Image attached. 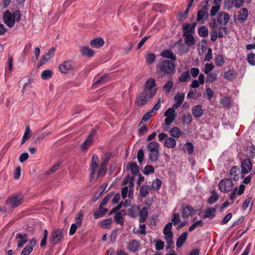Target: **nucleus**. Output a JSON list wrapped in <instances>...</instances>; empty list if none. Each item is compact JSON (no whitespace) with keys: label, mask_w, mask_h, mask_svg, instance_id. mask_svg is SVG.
Wrapping results in <instances>:
<instances>
[{"label":"nucleus","mask_w":255,"mask_h":255,"mask_svg":"<svg viewBox=\"0 0 255 255\" xmlns=\"http://www.w3.org/2000/svg\"><path fill=\"white\" fill-rule=\"evenodd\" d=\"M204 95L208 100H211L213 96L212 90L210 88H207L205 91Z\"/></svg>","instance_id":"obj_58"},{"label":"nucleus","mask_w":255,"mask_h":255,"mask_svg":"<svg viewBox=\"0 0 255 255\" xmlns=\"http://www.w3.org/2000/svg\"><path fill=\"white\" fill-rule=\"evenodd\" d=\"M176 109L173 108V107L172 106V108H169L167 110H166L164 112V116L167 117H174L175 118V110Z\"/></svg>","instance_id":"obj_47"},{"label":"nucleus","mask_w":255,"mask_h":255,"mask_svg":"<svg viewBox=\"0 0 255 255\" xmlns=\"http://www.w3.org/2000/svg\"><path fill=\"white\" fill-rule=\"evenodd\" d=\"M204 110L200 105L194 106L192 110V113L194 117L196 118H199L202 116Z\"/></svg>","instance_id":"obj_15"},{"label":"nucleus","mask_w":255,"mask_h":255,"mask_svg":"<svg viewBox=\"0 0 255 255\" xmlns=\"http://www.w3.org/2000/svg\"><path fill=\"white\" fill-rule=\"evenodd\" d=\"M148 159L152 162H156L158 158L159 157V151H148Z\"/></svg>","instance_id":"obj_31"},{"label":"nucleus","mask_w":255,"mask_h":255,"mask_svg":"<svg viewBox=\"0 0 255 255\" xmlns=\"http://www.w3.org/2000/svg\"><path fill=\"white\" fill-rule=\"evenodd\" d=\"M176 141L175 138L167 137L164 141V145L168 148H173L176 146Z\"/></svg>","instance_id":"obj_22"},{"label":"nucleus","mask_w":255,"mask_h":255,"mask_svg":"<svg viewBox=\"0 0 255 255\" xmlns=\"http://www.w3.org/2000/svg\"><path fill=\"white\" fill-rule=\"evenodd\" d=\"M249 15L248 10L246 8H242L239 12L238 19L241 22H244Z\"/></svg>","instance_id":"obj_18"},{"label":"nucleus","mask_w":255,"mask_h":255,"mask_svg":"<svg viewBox=\"0 0 255 255\" xmlns=\"http://www.w3.org/2000/svg\"><path fill=\"white\" fill-rule=\"evenodd\" d=\"M64 233V230L63 229H54L49 239L50 243L55 245L59 242L63 237Z\"/></svg>","instance_id":"obj_5"},{"label":"nucleus","mask_w":255,"mask_h":255,"mask_svg":"<svg viewBox=\"0 0 255 255\" xmlns=\"http://www.w3.org/2000/svg\"><path fill=\"white\" fill-rule=\"evenodd\" d=\"M164 235V239L167 243V249H170L171 247L173 245V233L172 232L163 233Z\"/></svg>","instance_id":"obj_23"},{"label":"nucleus","mask_w":255,"mask_h":255,"mask_svg":"<svg viewBox=\"0 0 255 255\" xmlns=\"http://www.w3.org/2000/svg\"><path fill=\"white\" fill-rule=\"evenodd\" d=\"M150 187L148 185H142L140 187L139 194L142 198H145L148 194Z\"/></svg>","instance_id":"obj_36"},{"label":"nucleus","mask_w":255,"mask_h":255,"mask_svg":"<svg viewBox=\"0 0 255 255\" xmlns=\"http://www.w3.org/2000/svg\"><path fill=\"white\" fill-rule=\"evenodd\" d=\"M175 71V64L169 60H164L157 64V72L163 75H172Z\"/></svg>","instance_id":"obj_1"},{"label":"nucleus","mask_w":255,"mask_h":255,"mask_svg":"<svg viewBox=\"0 0 255 255\" xmlns=\"http://www.w3.org/2000/svg\"><path fill=\"white\" fill-rule=\"evenodd\" d=\"M160 55L163 58H169L172 61H175L176 59V55L170 50H166L162 51Z\"/></svg>","instance_id":"obj_26"},{"label":"nucleus","mask_w":255,"mask_h":255,"mask_svg":"<svg viewBox=\"0 0 255 255\" xmlns=\"http://www.w3.org/2000/svg\"><path fill=\"white\" fill-rule=\"evenodd\" d=\"M224 78L227 80H231L235 78V72L234 70H229L224 74Z\"/></svg>","instance_id":"obj_46"},{"label":"nucleus","mask_w":255,"mask_h":255,"mask_svg":"<svg viewBox=\"0 0 255 255\" xmlns=\"http://www.w3.org/2000/svg\"><path fill=\"white\" fill-rule=\"evenodd\" d=\"M21 13L19 10H16L11 13L6 10L3 14L2 17L4 23L9 27H12L15 21L19 22L21 20Z\"/></svg>","instance_id":"obj_2"},{"label":"nucleus","mask_w":255,"mask_h":255,"mask_svg":"<svg viewBox=\"0 0 255 255\" xmlns=\"http://www.w3.org/2000/svg\"><path fill=\"white\" fill-rule=\"evenodd\" d=\"M133 233L138 235H145L146 234V226L145 224L140 225L139 226V229L136 230L135 228L133 229Z\"/></svg>","instance_id":"obj_39"},{"label":"nucleus","mask_w":255,"mask_h":255,"mask_svg":"<svg viewBox=\"0 0 255 255\" xmlns=\"http://www.w3.org/2000/svg\"><path fill=\"white\" fill-rule=\"evenodd\" d=\"M192 33H183V37H184L185 42L188 46H192L195 44V40L192 35Z\"/></svg>","instance_id":"obj_25"},{"label":"nucleus","mask_w":255,"mask_h":255,"mask_svg":"<svg viewBox=\"0 0 255 255\" xmlns=\"http://www.w3.org/2000/svg\"><path fill=\"white\" fill-rule=\"evenodd\" d=\"M148 151H157L159 149V144L156 141H151L147 145Z\"/></svg>","instance_id":"obj_35"},{"label":"nucleus","mask_w":255,"mask_h":255,"mask_svg":"<svg viewBox=\"0 0 255 255\" xmlns=\"http://www.w3.org/2000/svg\"><path fill=\"white\" fill-rule=\"evenodd\" d=\"M215 61L216 64L219 66H222L224 63V58L221 55L217 56L215 58Z\"/></svg>","instance_id":"obj_62"},{"label":"nucleus","mask_w":255,"mask_h":255,"mask_svg":"<svg viewBox=\"0 0 255 255\" xmlns=\"http://www.w3.org/2000/svg\"><path fill=\"white\" fill-rule=\"evenodd\" d=\"M139 247V243L136 240H132L129 242L127 246L128 249L131 252H135L138 251Z\"/></svg>","instance_id":"obj_17"},{"label":"nucleus","mask_w":255,"mask_h":255,"mask_svg":"<svg viewBox=\"0 0 255 255\" xmlns=\"http://www.w3.org/2000/svg\"><path fill=\"white\" fill-rule=\"evenodd\" d=\"M208 2V0L204 2L203 3H205L206 6H204L201 9L198 10L196 19L197 21H203L204 20H206L208 18L209 15L207 12V10L209 9V7H207Z\"/></svg>","instance_id":"obj_7"},{"label":"nucleus","mask_w":255,"mask_h":255,"mask_svg":"<svg viewBox=\"0 0 255 255\" xmlns=\"http://www.w3.org/2000/svg\"><path fill=\"white\" fill-rule=\"evenodd\" d=\"M198 34L203 37H207L208 35V28L205 26H201L198 29Z\"/></svg>","instance_id":"obj_45"},{"label":"nucleus","mask_w":255,"mask_h":255,"mask_svg":"<svg viewBox=\"0 0 255 255\" xmlns=\"http://www.w3.org/2000/svg\"><path fill=\"white\" fill-rule=\"evenodd\" d=\"M83 213L82 211L78 212L75 218L74 224L77 225L79 227H81L82 225V222L83 221Z\"/></svg>","instance_id":"obj_38"},{"label":"nucleus","mask_w":255,"mask_h":255,"mask_svg":"<svg viewBox=\"0 0 255 255\" xmlns=\"http://www.w3.org/2000/svg\"><path fill=\"white\" fill-rule=\"evenodd\" d=\"M211 196L208 199V202L209 204L215 203L219 199L218 194L215 191L211 192Z\"/></svg>","instance_id":"obj_40"},{"label":"nucleus","mask_w":255,"mask_h":255,"mask_svg":"<svg viewBox=\"0 0 255 255\" xmlns=\"http://www.w3.org/2000/svg\"><path fill=\"white\" fill-rule=\"evenodd\" d=\"M195 211L193 208L190 206H186L182 208L181 216L183 218L186 219L191 215L193 212Z\"/></svg>","instance_id":"obj_14"},{"label":"nucleus","mask_w":255,"mask_h":255,"mask_svg":"<svg viewBox=\"0 0 255 255\" xmlns=\"http://www.w3.org/2000/svg\"><path fill=\"white\" fill-rule=\"evenodd\" d=\"M148 99L145 96L141 93L136 98L135 103L138 106H141L145 105L147 103Z\"/></svg>","instance_id":"obj_16"},{"label":"nucleus","mask_w":255,"mask_h":255,"mask_svg":"<svg viewBox=\"0 0 255 255\" xmlns=\"http://www.w3.org/2000/svg\"><path fill=\"white\" fill-rule=\"evenodd\" d=\"M207 75V81L210 82L211 83L214 82L216 79L218 74L215 72L209 73Z\"/></svg>","instance_id":"obj_56"},{"label":"nucleus","mask_w":255,"mask_h":255,"mask_svg":"<svg viewBox=\"0 0 255 255\" xmlns=\"http://www.w3.org/2000/svg\"><path fill=\"white\" fill-rule=\"evenodd\" d=\"M214 66L212 63H207L205 65L203 71L205 74H208L214 69Z\"/></svg>","instance_id":"obj_59"},{"label":"nucleus","mask_w":255,"mask_h":255,"mask_svg":"<svg viewBox=\"0 0 255 255\" xmlns=\"http://www.w3.org/2000/svg\"><path fill=\"white\" fill-rule=\"evenodd\" d=\"M218 186L222 192L226 193L232 190L233 183L231 179L225 178L219 182Z\"/></svg>","instance_id":"obj_4"},{"label":"nucleus","mask_w":255,"mask_h":255,"mask_svg":"<svg viewBox=\"0 0 255 255\" xmlns=\"http://www.w3.org/2000/svg\"><path fill=\"white\" fill-rule=\"evenodd\" d=\"M75 66V64L73 61L71 60H68L63 62L59 65V69L62 73H67L69 71L72 70Z\"/></svg>","instance_id":"obj_8"},{"label":"nucleus","mask_w":255,"mask_h":255,"mask_svg":"<svg viewBox=\"0 0 255 255\" xmlns=\"http://www.w3.org/2000/svg\"><path fill=\"white\" fill-rule=\"evenodd\" d=\"M99 163V160L97 155L94 154L92 158V164L91 166V172L89 174L90 180H92L96 173L97 168Z\"/></svg>","instance_id":"obj_9"},{"label":"nucleus","mask_w":255,"mask_h":255,"mask_svg":"<svg viewBox=\"0 0 255 255\" xmlns=\"http://www.w3.org/2000/svg\"><path fill=\"white\" fill-rule=\"evenodd\" d=\"M247 59L249 63L253 66L255 65V54L252 53L248 54Z\"/></svg>","instance_id":"obj_52"},{"label":"nucleus","mask_w":255,"mask_h":255,"mask_svg":"<svg viewBox=\"0 0 255 255\" xmlns=\"http://www.w3.org/2000/svg\"><path fill=\"white\" fill-rule=\"evenodd\" d=\"M203 226V222L202 220H199L193 224L189 228V231L191 232L198 227H202Z\"/></svg>","instance_id":"obj_55"},{"label":"nucleus","mask_w":255,"mask_h":255,"mask_svg":"<svg viewBox=\"0 0 255 255\" xmlns=\"http://www.w3.org/2000/svg\"><path fill=\"white\" fill-rule=\"evenodd\" d=\"M140 208L138 206H132L128 210V215L132 218H136L139 214Z\"/></svg>","instance_id":"obj_28"},{"label":"nucleus","mask_w":255,"mask_h":255,"mask_svg":"<svg viewBox=\"0 0 255 255\" xmlns=\"http://www.w3.org/2000/svg\"><path fill=\"white\" fill-rule=\"evenodd\" d=\"M96 133V131L93 130L90 134L89 136L85 140L82 144V147L83 149H86L90 146L92 142V136H93Z\"/></svg>","instance_id":"obj_29"},{"label":"nucleus","mask_w":255,"mask_h":255,"mask_svg":"<svg viewBox=\"0 0 255 255\" xmlns=\"http://www.w3.org/2000/svg\"><path fill=\"white\" fill-rule=\"evenodd\" d=\"M111 157V153H106L102 159L101 164L107 166Z\"/></svg>","instance_id":"obj_54"},{"label":"nucleus","mask_w":255,"mask_h":255,"mask_svg":"<svg viewBox=\"0 0 255 255\" xmlns=\"http://www.w3.org/2000/svg\"><path fill=\"white\" fill-rule=\"evenodd\" d=\"M108 209L104 208L102 206H99V209L94 212V218L95 219H97L103 217L107 212Z\"/></svg>","instance_id":"obj_24"},{"label":"nucleus","mask_w":255,"mask_h":255,"mask_svg":"<svg viewBox=\"0 0 255 255\" xmlns=\"http://www.w3.org/2000/svg\"><path fill=\"white\" fill-rule=\"evenodd\" d=\"M154 169L151 165H146L144 168L143 173L145 175H148L150 173H153Z\"/></svg>","instance_id":"obj_61"},{"label":"nucleus","mask_w":255,"mask_h":255,"mask_svg":"<svg viewBox=\"0 0 255 255\" xmlns=\"http://www.w3.org/2000/svg\"><path fill=\"white\" fill-rule=\"evenodd\" d=\"M187 236V232H184L178 238L176 243L177 248H180L182 246L186 240Z\"/></svg>","instance_id":"obj_33"},{"label":"nucleus","mask_w":255,"mask_h":255,"mask_svg":"<svg viewBox=\"0 0 255 255\" xmlns=\"http://www.w3.org/2000/svg\"><path fill=\"white\" fill-rule=\"evenodd\" d=\"M190 79V71L187 70L183 72L179 77L178 81L181 83L186 82Z\"/></svg>","instance_id":"obj_37"},{"label":"nucleus","mask_w":255,"mask_h":255,"mask_svg":"<svg viewBox=\"0 0 255 255\" xmlns=\"http://www.w3.org/2000/svg\"><path fill=\"white\" fill-rule=\"evenodd\" d=\"M230 16L228 13L224 11L220 12L217 17V21L220 24H226L229 20Z\"/></svg>","instance_id":"obj_12"},{"label":"nucleus","mask_w":255,"mask_h":255,"mask_svg":"<svg viewBox=\"0 0 255 255\" xmlns=\"http://www.w3.org/2000/svg\"><path fill=\"white\" fill-rule=\"evenodd\" d=\"M155 80L153 79L150 78L147 80L145 82L143 88L150 91L157 90L155 88Z\"/></svg>","instance_id":"obj_20"},{"label":"nucleus","mask_w":255,"mask_h":255,"mask_svg":"<svg viewBox=\"0 0 255 255\" xmlns=\"http://www.w3.org/2000/svg\"><path fill=\"white\" fill-rule=\"evenodd\" d=\"M250 205V211L252 210L253 206V202L252 199L250 197L247 198L243 204L242 208L244 210H246Z\"/></svg>","instance_id":"obj_44"},{"label":"nucleus","mask_w":255,"mask_h":255,"mask_svg":"<svg viewBox=\"0 0 255 255\" xmlns=\"http://www.w3.org/2000/svg\"><path fill=\"white\" fill-rule=\"evenodd\" d=\"M36 243V240L35 238H32L29 243L22 250L20 254L21 255H28L32 251L33 248Z\"/></svg>","instance_id":"obj_10"},{"label":"nucleus","mask_w":255,"mask_h":255,"mask_svg":"<svg viewBox=\"0 0 255 255\" xmlns=\"http://www.w3.org/2000/svg\"><path fill=\"white\" fill-rule=\"evenodd\" d=\"M31 131L29 128V127L27 126L26 128V129L24 132V134L22 137V140L21 142V144H23L24 143H25L30 137V134H31Z\"/></svg>","instance_id":"obj_43"},{"label":"nucleus","mask_w":255,"mask_h":255,"mask_svg":"<svg viewBox=\"0 0 255 255\" xmlns=\"http://www.w3.org/2000/svg\"><path fill=\"white\" fill-rule=\"evenodd\" d=\"M156 92L157 90L150 91L143 88V91L141 93L145 96L148 99H150L152 98V97L156 94Z\"/></svg>","instance_id":"obj_42"},{"label":"nucleus","mask_w":255,"mask_h":255,"mask_svg":"<svg viewBox=\"0 0 255 255\" xmlns=\"http://www.w3.org/2000/svg\"><path fill=\"white\" fill-rule=\"evenodd\" d=\"M80 52L83 56L88 57H92L95 54L94 51L90 48L88 46L82 47L80 49Z\"/></svg>","instance_id":"obj_19"},{"label":"nucleus","mask_w":255,"mask_h":255,"mask_svg":"<svg viewBox=\"0 0 255 255\" xmlns=\"http://www.w3.org/2000/svg\"><path fill=\"white\" fill-rule=\"evenodd\" d=\"M104 44V41L101 37H98L97 38L92 40L90 42L91 46L95 48H99L103 46Z\"/></svg>","instance_id":"obj_21"},{"label":"nucleus","mask_w":255,"mask_h":255,"mask_svg":"<svg viewBox=\"0 0 255 255\" xmlns=\"http://www.w3.org/2000/svg\"><path fill=\"white\" fill-rule=\"evenodd\" d=\"M138 215L140 216L139 222L140 223L144 222L148 216L147 208L146 207L142 208L140 211L139 210Z\"/></svg>","instance_id":"obj_27"},{"label":"nucleus","mask_w":255,"mask_h":255,"mask_svg":"<svg viewBox=\"0 0 255 255\" xmlns=\"http://www.w3.org/2000/svg\"><path fill=\"white\" fill-rule=\"evenodd\" d=\"M241 176L243 178L245 175L249 173L252 169L251 160L249 158L244 159L241 163Z\"/></svg>","instance_id":"obj_6"},{"label":"nucleus","mask_w":255,"mask_h":255,"mask_svg":"<svg viewBox=\"0 0 255 255\" xmlns=\"http://www.w3.org/2000/svg\"><path fill=\"white\" fill-rule=\"evenodd\" d=\"M183 149L185 152L191 154L193 152L194 146L192 143L188 142L184 145Z\"/></svg>","instance_id":"obj_41"},{"label":"nucleus","mask_w":255,"mask_h":255,"mask_svg":"<svg viewBox=\"0 0 255 255\" xmlns=\"http://www.w3.org/2000/svg\"><path fill=\"white\" fill-rule=\"evenodd\" d=\"M185 97L184 93L178 94L174 98V103L172 105L173 108H178L183 103Z\"/></svg>","instance_id":"obj_13"},{"label":"nucleus","mask_w":255,"mask_h":255,"mask_svg":"<svg viewBox=\"0 0 255 255\" xmlns=\"http://www.w3.org/2000/svg\"><path fill=\"white\" fill-rule=\"evenodd\" d=\"M23 201V196L19 193L17 194H13L8 197L5 201V203L9 207L14 208L20 205Z\"/></svg>","instance_id":"obj_3"},{"label":"nucleus","mask_w":255,"mask_h":255,"mask_svg":"<svg viewBox=\"0 0 255 255\" xmlns=\"http://www.w3.org/2000/svg\"><path fill=\"white\" fill-rule=\"evenodd\" d=\"M161 186V181L158 178H156L153 182L151 187L155 190H158Z\"/></svg>","instance_id":"obj_50"},{"label":"nucleus","mask_w":255,"mask_h":255,"mask_svg":"<svg viewBox=\"0 0 255 255\" xmlns=\"http://www.w3.org/2000/svg\"><path fill=\"white\" fill-rule=\"evenodd\" d=\"M115 220L116 223L118 224H120L121 225H123L124 224V218L123 217V215L121 212H118L116 213L115 217Z\"/></svg>","instance_id":"obj_49"},{"label":"nucleus","mask_w":255,"mask_h":255,"mask_svg":"<svg viewBox=\"0 0 255 255\" xmlns=\"http://www.w3.org/2000/svg\"><path fill=\"white\" fill-rule=\"evenodd\" d=\"M164 243L160 240H157L155 242V249L157 251H160L163 249Z\"/></svg>","instance_id":"obj_57"},{"label":"nucleus","mask_w":255,"mask_h":255,"mask_svg":"<svg viewBox=\"0 0 255 255\" xmlns=\"http://www.w3.org/2000/svg\"><path fill=\"white\" fill-rule=\"evenodd\" d=\"M52 72L50 70H44L41 74V78L43 80H47L52 76Z\"/></svg>","instance_id":"obj_51"},{"label":"nucleus","mask_w":255,"mask_h":255,"mask_svg":"<svg viewBox=\"0 0 255 255\" xmlns=\"http://www.w3.org/2000/svg\"><path fill=\"white\" fill-rule=\"evenodd\" d=\"M15 239L17 240V247H22L27 242V235L26 234H22L18 233L16 235Z\"/></svg>","instance_id":"obj_11"},{"label":"nucleus","mask_w":255,"mask_h":255,"mask_svg":"<svg viewBox=\"0 0 255 255\" xmlns=\"http://www.w3.org/2000/svg\"><path fill=\"white\" fill-rule=\"evenodd\" d=\"M227 33V28L225 27L220 26L218 30V35L219 38H223Z\"/></svg>","instance_id":"obj_53"},{"label":"nucleus","mask_w":255,"mask_h":255,"mask_svg":"<svg viewBox=\"0 0 255 255\" xmlns=\"http://www.w3.org/2000/svg\"><path fill=\"white\" fill-rule=\"evenodd\" d=\"M170 135L173 138H178L181 135L182 132L180 129L176 127H173L169 131Z\"/></svg>","instance_id":"obj_30"},{"label":"nucleus","mask_w":255,"mask_h":255,"mask_svg":"<svg viewBox=\"0 0 255 255\" xmlns=\"http://www.w3.org/2000/svg\"><path fill=\"white\" fill-rule=\"evenodd\" d=\"M156 56L154 53H149L145 57L146 62L149 64L152 63L155 60Z\"/></svg>","instance_id":"obj_60"},{"label":"nucleus","mask_w":255,"mask_h":255,"mask_svg":"<svg viewBox=\"0 0 255 255\" xmlns=\"http://www.w3.org/2000/svg\"><path fill=\"white\" fill-rule=\"evenodd\" d=\"M192 121V118L190 114L184 115L182 118V122L187 124H190Z\"/></svg>","instance_id":"obj_64"},{"label":"nucleus","mask_w":255,"mask_h":255,"mask_svg":"<svg viewBox=\"0 0 255 255\" xmlns=\"http://www.w3.org/2000/svg\"><path fill=\"white\" fill-rule=\"evenodd\" d=\"M216 213V209L214 208H207L205 211V214L203 215L204 218H210L213 219L215 216Z\"/></svg>","instance_id":"obj_34"},{"label":"nucleus","mask_w":255,"mask_h":255,"mask_svg":"<svg viewBox=\"0 0 255 255\" xmlns=\"http://www.w3.org/2000/svg\"><path fill=\"white\" fill-rule=\"evenodd\" d=\"M127 169L129 170L134 175H136L139 172V168L135 162H131L127 166Z\"/></svg>","instance_id":"obj_32"},{"label":"nucleus","mask_w":255,"mask_h":255,"mask_svg":"<svg viewBox=\"0 0 255 255\" xmlns=\"http://www.w3.org/2000/svg\"><path fill=\"white\" fill-rule=\"evenodd\" d=\"M173 86V82L171 80H168L164 85L163 88L167 94H169Z\"/></svg>","instance_id":"obj_48"},{"label":"nucleus","mask_w":255,"mask_h":255,"mask_svg":"<svg viewBox=\"0 0 255 255\" xmlns=\"http://www.w3.org/2000/svg\"><path fill=\"white\" fill-rule=\"evenodd\" d=\"M107 171V166L100 164V167L98 171V176L104 175Z\"/></svg>","instance_id":"obj_63"}]
</instances>
